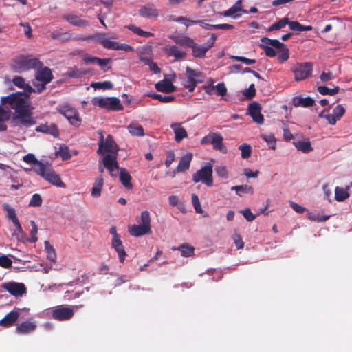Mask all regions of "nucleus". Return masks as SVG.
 I'll return each instance as SVG.
<instances>
[{"instance_id":"1","label":"nucleus","mask_w":352,"mask_h":352,"mask_svg":"<svg viewBox=\"0 0 352 352\" xmlns=\"http://www.w3.org/2000/svg\"><path fill=\"white\" fill-rule=\"evenodd\" d=\"M29 96L30 95H25L21 91L12 93L2 97L0 100V105L6 109H9L10 111L13 109L14 114H18L30 108Z\"/></svg>"},{"instance_id":"2","label":"nucleus","mask_w":352,"mask_h":352,"mask_svg":"<svg viewBox=\"0 0 352 352\" xmlns=\"http://www.w3.org/2000/svg\"><path fill=\"white\" fill-rule=\"evenodd\" d=\"M36 174L54 186L58 187L65 186V184L61 181L60 176L54 170L52 166L48 163L38 164L36 168Z\"/></svg>"},{"instance_id":"3","label":"nucleus","mask_w":352,"mask_h":352,"mask_svg":"<svg viewBox=\"0 0 352 352\" xmlns=\"http://www.w3.org/2000/svg\"><path fill=\"white\" fill-rule=\"evenodd\" d=\"M100 140L98 142V149L97 153L98 155L115 154L118 155L119 150L118 146L113 140L111 135H108L106 139L103 133L99 132Z\"/></svg>"},{"instance_id":"4","label":"nucleus","mask_w":352,"mask_h":352,"mask_svg":"<svg viewBox=\"0 0 352 352\" xmlns=\"http://www.w3.org/2000/svg\"><path fill=\"white\" fill-rule=\"evenodd\" d=\"M91 104L110 111H120L123 109V106L120 99L116 97H95L91 100Z\"/></svg>"},{"instance_id":"5","label":"nucleus","mask_w":352,"mask_h":352,"mask_svg":"<svg viewBox=\"0 0 352 352\" xmlns=\"http://www.w3.org/2000/svg\"><path fill=\"white\" fill-rule=\"evenodd\" d=\"M57 111L61 113L69 123L75 127L80 126L82 120L75 108L65 103L57 107Z\"/></svg>"},{"instance_id":"6","label":"nucleus","mask_w":352,"mask_h":352,"mask_svg":"<svg viewBox=\"0 0 352 352\" xmlns=\"http://www.w3.org/2000/svg\"><path fill=\"white\" fill-rule=\"evenodd\" d=\"M52 79L51 70L47 67L38 70L33 81L36 92L41 93L45 89V85Z\"/></svg>"},{"instance_id":"7","label":"nucleus","mask_w":352,"mask_h":352,"mask_svg":"<svg viewBox=\"0 0 352 352\" xmlns=\"http://www.w3.org/2000/svg\"><path fill=\"white\" fill-rule=\"evenodd\" d=\"M40 65L41 63L37 58L20 56L16 58L14 67L16 72H22L38 67Z\"/></svg>"},{"instance_id":"8","label":"nucleus","mask_w":352,"mask_h":352,"mask_svg":"<svg viewBox=\"0 0 352 352\" xmlns=\"http://www.w3.org/2000/svg\"><path fill=\"white\" fill-rule=\"evenodd\" d=\"M192 180L195 183L201 182L208 186H212L213 184L212 164L208 163L200 170L197 171L193 175Z\"/></svg>"},{"instance_id":"9","label":"nucleus","mask_w":352,"mask_h":352,"mask_svg":"<svg viewBox=\"0 0 352 352\" xmlns=\"http://www.w3.org/2000/svg\"><path fill=\"white\" fill-rule=\"evenodd\" d=\"M74 315V309L65 305L56 306L51 312L52 318L58 321L69 320L73 318Z\"/></svg>"},{"instance_id":"10","label":"nucleus","mask_w":352,"mask_h":352,"mask_svg":"<svg viewBox=\"0 0 352 352\" xmlns=\"http://www.w3.org/2000/svg\"><path fill=\"white\" fill-rule=\"evenodd\" d=\"M292 70L294 73L295 80L300 81L311 75L313 65L309 63H297Z\"/></svg>"},{"instance_id":"11","label":"nucleus","mask_w":352,"mask_h":352,"mask_svg":"<svg viewBox=\"0 0 352 352\" xmlns=\"http://www.w3.org/2000/svg\"><path fill=\"white\" fill-rule=\"evenodd\" d=\"M215 39V36L212 35L211 38L203 45H199L194 41L190 47L192 48V56L195 58H204L206 52L214 46Z\"/></svg>"},{"instance_id":"12","label":"nucleus","mask_w":352,"mask_h":352,"mask_svg":"<svg viewBox=\"0 0 352 352\" xmlns=\"http://www.w3.org/2000/svg\"><path fill=\"white\" fill-rule=\"evenodd\" d=\"M186 80L184 82V86L188 89L190 92L194 91L197 85L202 82L201 73L190 67L186 68Z\"/></svg>"},{"instance_id":"13","label":"nucleus","mask_w":352,"mask_h":352,"mask_svg":"<svg viewBox=\"0 0 352 352\" xmlns=\"http://www.w3.org/2000/svg\"><path fill=\"white\" fill-rule=\"evenodd\" d=\"M101 155L103 157L102 159V164H104L112 177H116L120 170L118 163V155L107 154Z\"/></svg>"},{"instance_id":"14","label":"nucleus","mask_w":352,"mask_h":352,"mask_svg":"<svg viewBox=\"0 0 352 352\" xmlns=\"http://www.w3.org/2000/svg\"><path fill=\"white\" fill-rule=\"evenodd\" d=\"M289 205L292 210L298 214H303L306 212V217L309 220H327L330 217V216L320 217L316 211H309L305 207L292 201L289 202Z\"/></svg>"},{"instance_id":"15","label":"nucleus","mask_w":352,"mask_h":352,"mask_svg":"<svg viewBox=\"0 0 352 352\" xmlns=\"http://www.w3.org/2000/svg\"><path fill=\"white\" fill-rule=\"evenodd\" d=\"M2 287L15 297L22 296L27 293V288L23 283L8 282L3 283Z\"/></svg>"},{"instance_id":"16","label":"nucleus","mask_w":352,"mask_h":352,"mask_svg":"<svg viewBox=\"0 0 352 352\" xmlns=\"http://www.w3.org/2000/svg\"><path fill=\"white\" fill-rule=\"evenodd\" d=\"M129 233L135 237H138L151 232L150 221H142L139 225H132L128 227Z\"/></svg>"},{"instance_id":"17","label":"nucleus","mask_w":352,"mask_h":352,"mask_svg":"<svg viewBox=\"0 0 352 352\" xmlns=\"http://www.w3.org/2000/svg\"><path fill=\"white\" fill-rule=\"evenodd\" d=\"M13 118L25 127H29L36 124L35 120L32 117L30 108L24 112L14 114Z\"/></svg>"},{"instance_id":"18","label":"nucleus","mask_w":352,"mask_h":352,"mask_svg":"<svg viewBox=\"0 0 352 352\" xmlns=\"http://www.w3.org/2000/svg\"><path fill=\"white\" fill-rule=\"evenodd\" d=\"M164 52L170 56H173L175 60H179L184 58L186 53L179 49L177 45H167L164 47Z\"/></svg>"},{"instance_id":"19","label":"nucleus","mask_w":352,"mask_h":352,"mask_svg":"<svg viewBox=\"0 0 352 352\" xmlns=\"http://www.w3.org/2000/svg\"><path fill=\"white\" fill-rule=\"evenodd\" d=\"M249 114L254 121L258 124L263 123V116L261 113V107L257 103H252L248 107Z\"/></svg>"},{"instance_id":"20","label":"nucleus","mask_w":352,"mask_h":352,"mask_svg":"<svg viewBox=\"0 0 352 352\" xmlns=\"http://www.w3.org/2000/svg\"><path fill=\"white\" fill-rule=\"evenodd\" d=\"M12 82L17 87L23 89V92L25 94V95H30L31 93L36 92V89L27 84L25 79L21 76H15L12 78Z\"/></svg>"},{"instance_id":"21","label":"nucleus","mask_w":352,"mask_h":352,"mask_svg":"<svg viewBox=\"0 0 352 352\" xmlns=\"http://www.w3.org/2000/svg\"><path fill=\"white\" fill-rule=\"evenodd\" d=\"M247 14L248 12L247 10H242L241 8V1L239 0L236 1V3L232 6L230 8H229L228 10L224 12L223 16H232L233 18H237L241 14Z\"/></svg>"},{"instance_id":"22","label":"nucleus","mask_w":352,"mask_h":352,"mask_svg":"<svg viewBox=\"0 0 352 352\" xmlns=\"http://www.w3.org/2000/svg\"><path fill=\"white\" fill-rule=\"evenodd\" d=\"M139 14L146 18H156L159 15L158 10L153 4H146L139 10Z\"/></svg>"},{"instance_id":"23","label":"nucleus","mask_w":352,"mask_h":352,"mask_svg":"<svg viewBox=\"0 0 352 352\" xmlns=\"http://www.w3.org/2000/svg\"><path fill=\"white\" fill-rule=\"evenodd\" d=\"M111 247L118 253L120 262L123 263L127 254L122 244V241H121V238L111 240Z\"/></svg>"},{"instance_id":"24","label":"nucleus","mask_w":352,"mask_h":352,"mask_svg":"<svg viewBox=\"0 0 352 352\" xmlns=\"http://www.w3.org/2000/svg\"><path fill=\"white\" fill-rule=\"evenodd\" d=\"M155 89L158 91L164 93H172L176 90V87L173 85L170 79L165 78L155 84Z\"/></svg>"},{"instance_id":"25","label":"nucleus","mask_w":352,"mask_h":352,"mask_svg":"<svg viewBox=\"0 0 352 352\" xmlns=\"http://www.w3.org/2000/svg\"><path fill=\"white\" fill-rule=\"evenodd\" d=\"M19 317V312L18 311L13 310L7 314L3 319L0 320V325L8 327L13 325Z\"/></svg>"},{"instance_id":"26","label":"nucleus","mask_w":352,"mask_h":352,"mask_svg":"<svg viewBox=\"0 0 352 352\" xmlns=\"http://www.w3.org/2000/svg\"><path fill=\"white\" fill-rule=\"evenodd\" d=\"M96 39L107 49L116 50L118 42L111 41L104 33L98 34L96 36Z\"/></svg>"},{"instance_id":"27","label":"nucleus","mask_w":352,"mask_h":352,"mask_svg":"<svg viewBox=\"0 0 352 352\" xmlns=\"http://www.w3.org/2000/svg\"><path fill=\"white\" fill-rule=\"evenodd\" d=\"M170 127L175 133L176 142H179L187 137V132L180 123H173Z\"/></svg>"},{"instance_id":"28","label":"nucleus","mask_w":352,"mask_h":352,"mask_svg":"<svg viewBox=\"0 0 352 352\" xmlns=\"http://www.w3.org/2000/svg\"><path fill=\"white\" fill-rule=\"evenodd\" d=\"M171 38L175 43L184 47H191L194 43L192 38L182 34L174 35Z\"/></svg>"},{"instance_id":"29","label":"nucleus","mask_w":352,"mask_h":352,"mask_svg":"<svg viewBox=\"0 0 352 352\" xmlns=\"http://www.w3.org/2000/svg\"><path fill=\"white\" fill-rule=\"evenodd\" d=\"M223 137L217 133H213V138L212 139V144L213 148L223 153H227V148L223 143Z\"/></svg>"},{"instance_id":"30","label":"nucleus","mask_w":352,"mask_h":352,"mask_svg":"<svg viewBox=\"0 0 352 352\" xmlns=\"http://www.w3.org/2000/svg\"><path fill=\"white\" fill-rule=\"evenodd\" d=\"M192 159V154L188 153L184 155L180 160L177 167V172H183L189 168L190 162Z\"/></svg>"},{"instance_id":"31","label":"nucleus","mask_w":352,"mask_h":352,"mask_svg":"<svg viewBox=\"0 0 352 352\" xmlns=\"http://www.w3.org/2000/svg\"><path fill=\"white\" fill-rule=\"evenodd\" d=\"M36 324L33 322L25 321L21 323L16 327V332L21 334H25L34 331L36 329Z\"/></svg>"},{"instance_id":"32","label":"nucleus","mask_w":352,"mask_h":352,"mask_svg":"<svg viewBox=\"0 0 352 352\" xmlns=\"http://www.w3.org/2000/svg\"><path fill=\"white\" fill-rule=\"evenodd\" d=\"M120 180L122 185L128 189H131L133 185L131 182V177L129 173L124 168H120Z\"/></svg>"},{"instance_id":"33","label":"nucleus","mask_w":352,"mask_h":352,"mask_svg":"<svg viewBox=\"0 0 352 352\" xmlns=\"http://www.w3.org/2000/svg\"><path fill=\"white\" fill-rule=\"evenodd\" d=\"M104 184V179L102 176L97 177L91 189V195L94 197H98L100 196L101 190Z\"/></svg>"},{"instance_id":"34","label":"nucleus","mask_w":352,"mask_h":352,"mask_svg":"<svg viewBox=\"0 0 352 352\" xmlns=\"http://www.w3.org/2000/svg\"><path fill=\"white\" fill-rule=\"evenodd\" d=\"M11 116V111L9 109H6L0 105V131H6L7 126L4 122L8 120Z\"/></svg>"},{"instance_id":"35","label":"nucleus","mask_w":352,"mask_h":352,"mask_svg":"<svg viewBox=\"0 0 352 352\" xmlns=\"http://www.w3.org/2000/svg\"><path fill=\"white\" fill-rule=\"evenodd\" d=\"M37 131L43 132L45 133L50 134L54 137H57L58 135V130L55 124L50 125H41L38 126L36 129Z\"/></svg>"},{"instance_id":"36","label":"nucleus","mask_w":352,"mask_h":352,"mask_svg":"<svg viewBox=\"0 0 352 352\" xmlns=\"http://www.w3.org/2000/svg\"><path fill=\"white\" fill-rule=\"evenodd\" d=\"M294 146L304 153H308L313 151V148L309 140H300L294 142Z\"/></svg>"},{"instance_id":"37","label":"nucleus","mask_w":352,"mask_h":352,"mask_svg":"<svg viewBox=\"0 0 352 352\" xmlns=\"http://www.w3.org/2000/svg\"><path fill=\"white\" fill-rule=\"evenodd\" d=\"M349 187L346 188H341V187H336L335 188V199L338 201H344L349 197V194L348 192Z\"/></svg>"},{"instance_id":"38","label":"nucleus","mask_w":352,"mask_h":352,"mask_svg":"<svg viewBox=\"0 0 352 352\" xmlns=\"http://www.w3.org/2000/svg\"><path fill=\"white\" fill-rule=\"evenodd\" d=\"M129 132L133 136L142 137L144 135L142 126L137 123H131L128 126Z\"/></svg>"},{"instance_id":"39","label":"nucleus","mask_w":352,"mask_h":352,"mask_svg":"<svg viewBox=\"0 0 352 352\" xmlns=\"http://www.w3.org/2000/svg\"><path fill=\"white\" fill-rule=\"evenodd\" d=\"M65 19L70 23L80 27H86L88 25L87 21L80 19L78 16L76 15H67L65 16Z\"/></svg>"},{"instance_id":"40","label":"nucleus","mask_w":352,"mask_h":352,"mask_svg":"<svg viewBox=\"0 0 352 352\" xmlns=\"http://www.w3.org/2000/svg\"><path fill=\"white\" fill-rule=\"evenodd\" d=\"M14 231L12 233L13 236H16L19 240H23L26 238V234L23 232L19 221H12Z\"/></svg>"},{"instance_id":"41","label":"nucleus","mask_w":352,"mask_h":352,"mask_svg":"<svg viewBox=\"0 0 352 352\" xmlns=\"http://www.w3.org/2000/svg\"><path fill=\"white\" fill-rule=\"evenodd\" d=\"M289 28L294 31H309L312 30V27L311 25H302L299 23L298 21H292L288 23Z\"/></svg>"},{"instance_id":"42","label":"nucleus","mask_w":352,"mask_h":352,"mask_svg":"<svg viewBox=\"0 0 352 352\" xmlns=\"http://www.w3.org/2000/svg\"><path fill=\"white\" fill-rule=\"evenodd\" d=\"M148 96L159 100L162 103H169L175 100V97L173 96H164L158 94H149Z\"/></svg>"},{"instance_id":"43","label":"nucleus","mask_w":352,"mask_h":352,"mask_svg":"<svg viewBox=\"0 0 352 352\" xmlns=\"http://www.w3.org/2000/svg\"><path fill=\"white\" fill-rule=\"evenodd\" d=\"M23 161L28 164H33V170L36 173V168L38 164H44L42 162L38 161L33 154L29 153L23 157Z\"/></svg>"},{"instance_id":"44","label":"nucleus","mask_w":352,"mask_h":352,"mask_svg":"<svg viewBox=\"0 0 352 352\" xmlns=\"http://www.w3.org/2000/svg\"><path fill=\"white\" fill-rule=\"evenodd\" d=\"M127 28L129 30H130L131 31H132L133 32H134L135 34H137L138 35L142 36V37L148 38V37L153 36L152 33H151L149 32L144 31L142 29H140V28H139L135 25H128Z\"/></svg>"},{"instance_id":"45","label":"nucleus","mask_w":352,"mask_h":352,"mask_svg":"<svg viewBox=\"0 0 352 352\" xmlns=\"http://www.w3.org/2000/svg\"><path fill=\"white\" fill-rule=\"evenodd\" d=\"M177 250H180L182 252V255L185 257L192 256L194 254L195 250L192 246H190L187 243L182 244L177 248Z\"/></svg>"},{"instance_id":"46","label":"nucleus","mask_w":352,"mask_h":352,"mask_svg":"<svg viewBox=\"0 0 352 352\" xmlns=\"http://www.w3.org/2000/svg\"><path fill=\"white\" fill-rule=\"evenodd\" d=\"M232 190H234L239 195H241V193H252L253 188L250 186L248 185H241V186H235L231 188Z\"/></svg>"},{"instance_id":"47","label":"nucleus","mask_w":352,"mask_h":352,"mask_svg":"<svg viewBox=\"0 0 352 352\" xmlns=\"http://www.w3.org/2000/svg\"><path fill=\"white\" fill-rule=\"evenodd\" d=\"M318 91L322 95L333 96L337 94L339 91V87H336L333 89H329L325 86H319L317 89Z\"/></svg>"},{"instance_id":"48","label":"nucleus","mask_w":352,"mask_h":352,"mask_svg":"<svg viewBox=\"0 0 352 352\" xmlns=\"http://www.w3.org/2000/svg\"><path fill=\"white\" fill-rule=\"evenodd\" d=\"M289 23V19L287 17H284L279 21L273 23L268 29L269 31L277 30L283 28L287 24Z\"/></svg>"},{"instance_id":"49","label":"nucleus","mask_w":352,"mask_h":352,"mask_svg":"<svg viewBox=\"0 0 352 352\" xmlns=\"http://www.w3.org/2000/svg\"><path fill=\"white\" fill-rule=\"evenodd\" d=\"M261 138L267 142L270 148L274 150L276 148V139L272 134H262Z\"/></svg>"},{"instance_id":"50","label":"nucleus","mask_w":352,"mask_h":352,"mask_svg":"<svg viewBox=\"0 0 352 352\" xmlns=\"http://www.w3.org/2000/svg\"><path fill=\"white\" fill-rule=\"evenodd\" d=\"M45 250L47 253V258L51 261H54L56 258V254L54 248L50 244L49 241L45 242Z\"/></svg>"},{"instance_id":"51","label":"nucleus","mask_w":352,"mask_h":352,"mask_svg":"<svg viewBox=\"0 0 352 352\" xmlns=\"http://www.w3.org/2000/svg\"><path fill=\"white\" fill-rule=\"evenodd\" d=\"M91 86L94 89H111L113 88V84L110 81L93 82Z\"/></svg>"},{"instance_id":"52","label":"nucleus","mask_w":352,"mask_h":352,"mask_svg":"<svg viewBox=\"0 0 352 352\" xmlns=\"http://www.w3.org/2000/svg\"><path fill=\"white\" fill-rule=\"evenodd\" d=\"M239 150L241 151V157L243 159L248 158L252 153L251 146L248 144H243L239 146Z\"/></svg>"},{"instance_id":"53","label":"nucleus","mask_w":352,"mask_h":352,"mask_svg":"<svg viewBox=\"0 0 352 352\" xmlns=\"http://www.w3.org/2000/svg\"><path fill=\"white\" fill-rule=\"evenodd\" d=\"M32 230L30 231V238L28 239V241L30 243H35L37 241L38 238L36 236L38 232V228L35 224V221H31Z\"/></svg>"},{"instance_id":"54","label":"nucleus","mask_w":352,"mask_h":352,"mask_svg":"<svg viewBox=\"0 0 352 352\" xmlns=\"http://www.w3.org/2000/svg\"><path fill=\"white\" fill-rule=\"evenodd\" d=\"M314 102V100L310 97L300 98L297 99L296 104L307 107L313 105Z\"/></svg>"},{"instance_id":"55","label":"nucleus","mask_w":352,"mask_h":352,"mask_svg":"<svg viewBox=\"0 0 352 352\" xmlns=\"http://www.w3.org/2000/svg\"><path fill=\"white\" fill-rule=\"evenodd\" d=\"M12 261L6 255L0 256V266L3 268H10L12 267Z\"/></svg>"},{"instance_id":"56","label":"nucleus","mask_w":352,"mask_h":352,"mask_svg":"<svg viewBox=\"0 0 352 352\" xmlns=\"http://www.w3.org/2000/svg\"><path fill=\"white\" fill-rule=\"evenodd\" d=\"M215 171L217 174L223 179L228 178V171L226 166H218L215 168Z\"/></svg>"},{"instance_id":"57","label":"nucleus","mask_w":352,"mask_h":352,"mask_svg":"<svg viewBox=\"0 0 352 352\" xmlns=\"http://www.w3.org/2000/svg\"><path fill=\"white\" fill-rule=\"evenodd\" d=\"M173 20L176 22L182 23L184 24L185 25H186L187 27L190 26L191 25L196 24L195 21L188 19L187 18L184 17V16L174 17L173 19Z\"/></svg>"},{"instance_id":"58","label":"nucleus","mask_w":352,"mask_h":352,"mask_svg":"<svg viewBox=\"0 0 352 352\" xmlns=\"http://www.w3.org/2000/svg\"><path fill=\"white\" fill-rule=\"evenodd\" d=\"M42 204V199L39 194H34L30 201L29 205L30 206H39Z\"/></svg>"},{"instance_id":"59","label":"nucleus","mask_w":352,"mask_h":352,"mask_svg":"<svg viewBox=\"0 0 352 352\" xmlns=\"http://www.w3.org/2000/svg\"><path fill=\"white\" fill-rule=\"evenodd\" d=\"M111 62V59L110 58H98L96 63L99 66H100L104 71H107V69H110V66H109V64Z\"/></svg>"},{"instance_id":"60","label":"nucleus","mask_w":352,"mask_h":352,"mask_svg":"<svg viewBox=\"0 0 352 352\" xmlns=\"http://www.w3.org/2000/svg\"><path fill=\"white\" fill-rule=\"evenodd\" d=\"M4 210L6 212L7 217L10 220H16L15 210L8 205L4 206Z\"/></svg>"},{"instance_id":"61","label":"nucleus","mask_w":352,"mask_h":352,"mask_svg":"<svg viewBox=\"0 0 352 352\" xmlns=\"http://www.w3.org/2000/svg\"><path fill=\"white\" fill-rule=\"evenodd\" d=\"M280 50L278 59L281 63H283L289 58V50L285 47V46L282 49H280Z\"/></svg>"},{"instance_id":"62","label":"nucleus","mask_w":352,"mask_h":352,"mask_svg":"<svg viewBox=\"0 0 352 352\" xmlns=\"http://www.w3.org/2000/svg\"><path fill=\"white\" fill-rule=\"evenodd\" d=\"M215 91L217 95L224 96L227 93V88L224 83H219L215 85Z\"/></svg>"},{"instance_id":"63","label":"nucleus","mask_w":352,"mask_h":352,"mask_svg":"<svg viewBox=\"0 0 352 352\" xmlns=\"http://www.w3.org/2000/svg\"><path fill=\"white\" fill-rule=\"evenodd\" d=\"M345 113V109L342 105H338L336 106L333 111V114L334 116H336L338 120L340 119V118L344 115Z\"/></svg>"},{"instance_id":"64","label":"nucleus","mask_w":352,"mask_h":352,"mask_svg":"<svg viewBox=\"0 0 352 352\" xmlns=\"http://www.w3.org/2000/svg\"><path fill=\"white\" fill-rule=\"evenodd\" d=\"M320 78L322 82H327L334 79L335 76L331 72H323L321 74Z\"/></svg>"}]
</instances>
